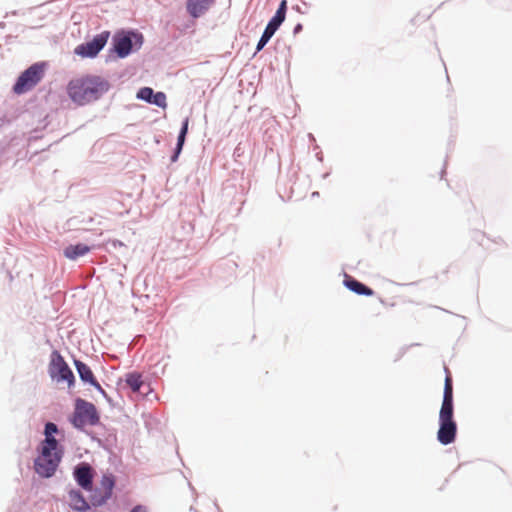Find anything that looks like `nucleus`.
Here are the masks:
<instances>
[{"mask_svg":"<svg viewBox=\"0 0 512 512\" xmlns=\"http://www.w3.org/2000/svg\"><path fill=\"white\" fill-rule=\"evenodd\" d=\"M110 33L104 31L96 35L91 41L78 45L74 52L82 58H93L104 48Z\"/></svg>","mask_w":512,"mask_h":512,"instance_id":"nucleus-7","label":"nucleus"},{"mask_svg":"<svg viewBox=\"0 0 512 512\" xmlns=\"http://www.w3.org/2000/svg\"><path fill=\"white\" fill-rule=\"evenodd\" d=\"M344 285L358 295L372 296L374 294L371 288L348 275L345 276Z\"/></svg>","mask_w":512,"mask_h":512,"instance_id":"nucleus-14","label":"nucleus"},{"mask_svg":"<svg viewBox=\"0 0 512 512\" xmlns=\"http://www.w3.org/2000/svg\"><path fill=\"white\" fill-rule=\"evenodd\" d=\"M126 384L132 389L133 392H138L143 385L142 376L140 373L132 372L125 376Z\"/></svg>","mask_w":512,"mask_h":512,"instance_id":"nucleus-19","label":"nucleus"},{"mask_svg":"<svg viewBox=\"0 0 512 512\" xmlns=\"http://www.w3.org/2000/svg\"><path fill=\"white\" fill-rule=\"evenodd\" d=\"M269 40L270 39H268L267 37L265 38V36L262 35L260 40H259V42H258V44H257L256 50L257 51L262 50Z\"/></svg>","mask_w":512,"mask_h":512,"instance_id":"nucleus-22","label":"nucleus"},{"mask_svg":"<svg viewBox=\"0 0 512 512\" xmlns=\"http://www.w3.org/2000/svg\"><path fill=\"white\" fill-rule=\"evenodd\" d=\"M441 409H453V386L452 378L447 375L445 378L444 394Z\"/></svg>","mask_w":512,"mask_h":512,"instance_id":"nucleus-16","label":"nucleus"},{"mask_svg":"<svg viewBox=\"0 0 512 512\" xmlns=\"http://www.w3.org/2000/svg\"><path fill=\"white\" fill-rule=\"evenodd\" d=\"M114 488V480L110 476H104L101 481V487L93 491L90 496V502L93 506H101L111 497Z\"/></svg>","mask_w":512,"mask_h":512,"instance_id":"nucleus-9","label":"nucleus"},{"mask_svg":"<svg viewBox=\"0 0 512 512\" xmlns=\"http://www.w3.org/2000/svg\"><path fill=\"white\" fill-rule=\"evenodd\" d=\"M286 10H287V1L282 0L275 15L269 21L268 25L266 26V28L262 34L265 36V38L267 37L268 39H271V37L274 35V33L279 28V26L284 22L285 16H286Z\"/></svg>","mask_w":512,"mask_h":512,"instance_id":"nucleus-10","label":"nucleus"},{"mask_svg":"<svg viewBox=\"0 0 512 512\" xmlns=\"http://www.w3.org/2000/svg\"><path fill=\"white\" fill-rule=\"evenodd\" d=\"M58 432L57 425L48 422L45 425V439L41 442L39 455L35 459L34 468L41 477L54 475L63 455V451L55 439L54 434Z\"/></svg>","mask_w":512,"mask_h":512,"instance_id":"nucleus-2","label":"nucleus"},{"mask_svg":"<svg viewBox=\"0 0 512 512\" xmlns=\"http://www.w3.org/2000/svg\"><path fill=\"white\" fill-rule=\"evenodd\" d=\"M97 421L98 415L95 406L87 401L78 400L72 419L73 425L77 428H82L86 425H94Z\"/></svg>","mask_w":512,"mask_h":512,"instance_id":"nucleus-6","label":"nucleus"},{"mask_svg":"<svg viewBox=\"0 0 512 512\" xmlns=\"http://www.w3.org/2000/svg\"><path fill=\"white\" fill-rule=\"evenodd\" d=\"M439 430L437 439L443 445L454 442L457 432V425L453 419V409H440Z\"/></svg>","mask_w":512,"mask_h":512,"instance_id":"nucleus-4","label":"nucleus"},{"mask_svg":"<svg viewBox=\"0 0 512 512\" xmlns=\"http://www.w3.org/2000/svg\"><path fill=\"white\" fill-rule=\"evenodd\" d=\"M209 2L210 0H188L187 9L193 17L197 18L208 8Z\"/></svg>","mask_w":512,"mask_h":512,"instance_id":"nucleus-17","label":"nucleus"},{"mask_svg":"<svg viewBox=\"0 0 512 512\" xmlns=\"http://www.w3.org/2000/svg\"><path fill=\"white\" fill-rule=\"evenodd\" d=\"M74 364H75L77 372L83 382L89 383L96 389L103 391L101 385L96 380V378L89 366H87L85 363H83L80 360H75Z\"/></svg>","mask_w":512,"mask_h":512,"instance_id":"nucleus-12","label":"nucleus"},{"mask_svg":"<svg viewBox=\"0 0 512 512\" xmlns=\"http://www.w3.org/2000/svg\"><path fill=\"white\" fill-rule=\"evenodd\" d=\"M68 503L69 506L79 512H84L89 509V504L82 495V493L78 490H70L68 493Z\"/></svg>","mask_w":512,"mask_h":512,"instance_id":"nucleus-13","label":"nucleus"},{"mask_svg":"<svg viewBox=\"0 0 512 512\" xmlns=\"http://www.w3.org/2000/svg\"><path fill=\"white\" fill-rule=\"evenodd\" d=\"M110 89V83L99 75L83 74L72 78L66 93L69 99L78 106H85L99 100Z\"/></svg>","mask_w":512,"mask_h":512,"instance_id":"nucleus-1","label":"nucleus"},{"mask_svg":"<svg viewBox=\"0 0 512 512\" xmlns=\"http://www.w3.org/2000/svg\"><path fill=\"white\" fill-rule=\"evenodd\" d=\"M133 40L139 46L142 44V35L134 32L127 34H117L114 37V49L121 58L126 57L132 50Z\"/></svg>","mask_w":512,"mask_h":512,"instance_id":"nucleus-8","label":"nucleus"},{"mask_svg":"<svg viewBox=\"0 0 512 512\" xmlns=\"http://www.w3.org/2000/svg\"><path fill=\"white\" fill-rule=\"evenodd\" d=\"M150 103L155 104L159 107L165 108L167 105L166 95L163 92L154 93Z\"/></svg>","mask_w":512,"mask_h":512,"instance_id":"nucleus-21","label":"nucleus"},{"mask_svg":"<svg viewBox=\"0 0 512 512\" xmlns=\"http://www.w3.org/2000/svg\"><path fill=\"white\" fill-rule=\"evenodd\" d=\"M48 372L51 378L57 381H67L69 386L74 383L73 372L58 351H53L51 354Z\"/></svg>","mask_w":512,"mask_h":512,"instance_id":"nucleus-5","label":"nucleus"},{"mask_svg":"<svg viewBox=\"0 0 512 512\" xmlns=\"http://www.w3.org/2000/svg\"><path fill=\"white\" fill-rule=\"evenodd\" d=\"M189 118H186L182 124V128L180 130L177 146L174 155L171 157V161L175 162L178 159L179 154L181 153L182 147L185 142V138L188 132Z\"/></svg>","mask_w":512,"mask_h":512,"instance_id":"nucleus-18","label":"nucleus"},{"mask_svg":"<svg viewBox=\"0 0 512 512\" xmlns=\"http://www.w3.org/2000/svg\"><path fill=\"white\" fill-rule=\"evenodd\" d=\"M74 476L77 481V483L85 490L91 491L92 490V469L91 467L86 464L82 463L81 465L77 466L74 471Z\"/></svg>","mask_w":512,"mask_h":512,"instance_id":"nucleus-11","label":"nucleus"},{"mask_svg":"<svg viewBox=\"0 0 512 512\" xmlns=\"http://www.w3.org/2000/svg\"><path fill=\"white\" fill-rule=\"evenodd\" d=\"M89 251H90V247L89 246H87L85 244H82V243H79V244H76V245H69V246H67L64 249L63 254H64V256L66 258H68L70 260H75V259H77L80 256H84Z\"/></svg>","mask_w":512,"mask_h":512,"instance_id":"nucleus-15","label":"nucleus"},{"mask_svg":"<svg viewBox=\"0 0 512 512\" xmlns=\"http://www.w3.org/2000/svg\"><path fill=\"white\" fill-rule=\"evenodd\" d=\"M46 64L37 62L20 74L13 86L14 93L20 95L32 90L44 77Z\"/></svg>","mask_w":512,"mask_h":512,"instance_id":"nucleus-3","label":"nucleus"},{"mask_svg":"<svg viewBox=\"0 0 512 512\" xmlns=\"http://www.w3.org/2000/svg\"><path fill=\"white\" fill-rule=\"evenodd\" d=\"M131 512H148L147 508L143 505H136Z\"/></svg>","mask_w":512,"mask_h":512,"instance_id":"nucleus-23","label":"nucleus"},{"mask_svg":"<svg viewBox=\"0 0 512 512\" xmlns=\"http://www.w3.org/2000/svg\"><path fill=\"white\" fill-rule=\"evenodd\" d=\"M154 95L153 89L150 87H143L141 88L137 93V98L141 100H145L146 102L150 103L152 100V97Z\"/></svg>","mask_w":512,"mask_h":512,"instance_id":"nucleus-20","label":"nucleus"}]
</instances>
